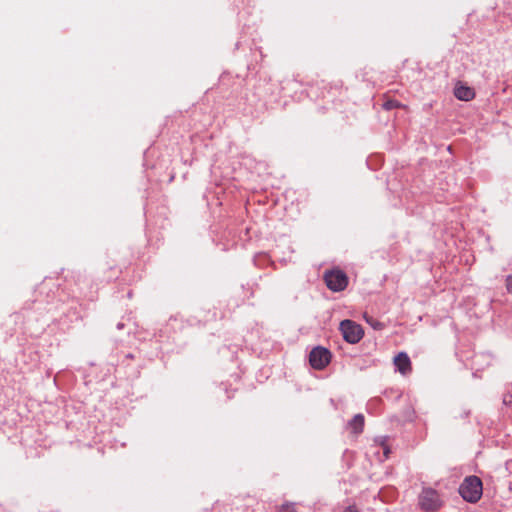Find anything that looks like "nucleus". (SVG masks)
I'll list each match as a JSON object with an SVG mask.
<instances>
[{
    "instance_id": "nucleus-14",
    "label": "nucleus",
    "mask_w": 512,
    "mask_h": 512,
    "mask_svg": "<svg viewBox=\"0 0 512 512\" xmlns=\"http://www.w3.org/2000/svg\"><path fill=\"white\" fill-rule=\"evenodd\" d=\"M343 512H358V510L355 506H348L343 510Z\"/></svg>"
},
{
    "instance_id": "nucleus-9",
    "label": "nucleus",
    "mask_w": 512,
    "mask_h": 512,
    "mask_svg": "<svg viewBox=\"0 0 512 512\" xmlns=\"http://www.w3.org/2000/svg\"><path fill=\"white\" fill-rule=\"evenodd\" d=\"M365 319L367 323H369L374 329H381L383 327L382 323L377 320H374L372 317H367L365 315Z\"/></svg>"
},
{
    "instance_id": "nucleus-4",
    "label": "nucleus",
    "mask_w": 512,
    "mask_h": 512,
    "mask_svg": "<svg viewBox=\"0 0 512 512\" xmlns=\"http://www.w3.org/2000/svg\"><path fill=\"white\" fill-rule=\"evenodd\" d=\"M324 280L327 287L334 292L342 291L348 285V277L341 270H331L326 272Z\"/></svg>"
},
{
    "instance_id": "nucleus-3",
    "label": "nucleus",
    "mask_w": 512,
    "mask_h": 512,
    "mask_svg": "<svg viewBox=\"0 0 512 512\" xmlns=\"http://www.w3.org/2000/svg\"><path fill=\"white\" fill-rule=\"evenodd\" d=\"M345 341L351 344L358 343L364 335L361 325L352 320H343L339 327Z\"/></svg>"
},
{
    "instance_id": "nucleus-5",
    "label": "nucleus",
    "mask_w": 512,
    "mask_h": 512,
    "mask_svg": "<svg viewBox=\"0 0 512 512\" xmlns=\"http://www.w3.org/2000/svg\"><path fill=\"white\" fill-rule=\"evenodd\" d=\"M331 360V353L328 349L318 346L311 350L309 362L314 369H324Z\"/></svg>"
},
{
    "instance_id": "nucleus-15",
    "label": "nucleus",
    "mask_w": 512,
    "mask_h": 512,
    "mask_svg": "<svg viewBox=\"0 0 512 512\" xmlns=\"http://www.w3.org/2000/svg\"><path fill=\"white\" fill-rule=\"evenodd\" d=\"M118 329H122L123 328V324L119 323L118 326H117Z\"/></svg>"
},
{
    "instance_id": "nucleus-8",
    "label": "nucleus",
    "mask_w": 512,
    "mask_h": 512,
    "mask_svg": "<svg viewBox=\"0 0 512 512\" xmlns=\"http://www.w3.org/2000/svg\"><path fill=\"white\" fill-rule=\"evenodd\" d=\"M348 427L354 434H360L364 428V416L356 414L349 422Z\"/></svg>"
},
{
    "instance_id": "nucleus-1",
    "label": "nucleus",
    "mask_w": 512,
    "mask_h": 512,
    "mask_svg": "<svg viewBox=\"0 0 512 512\" xmlns=\"http://www.w3.org/2000/svg\"><path fill=\"white\" fill-rule=\"evenodd\" d=\"M482 481L477 476L466 477L459 487V494L470 503H476L482 496Z\"/></svg>"
},
{
    "instance_id": "nucleus-2",
    "label": "nucleus",
    "mask_w": 512,
    "mask_h": 512,
    "mask_svg": "<svg viewBox=\"0 0 512 512\" xmlns=\"http://www.w3.org/2000/svg\"><path fill=\"white\" fill-rule=\"evenodd\" d=\"M419 505L425 512H435L442 506V500L436 490L424 488L419 495Z\"/></svg>"
},
{
    "instance_id": "nucleus-13",
    "label": "nucleus",
    "mask_w": 512,
    "mask_h": 512,
    "mask_svg": "<svg viewBox=\"0 0 512 512\" xmlns=\"http://www.w3.org/2000/svg\"><path fill=\"white\" fill-rule=\"evenodd\" d=\"M381 445H382V447H383V452H384L385 458H388V455H389V453H390V450H389L388 446H386V445L384 444V442H381Z\"/></svg>"
},
{
    "instance_id": "nucleus-10",
    "label": "nucleus",
    "mask_w": 512,
    "mask_h": 512,
    "mask_svg": "<svg viewBox=\"0 0 512 512\" xmlns=\"http://www.w3.org/2000/svg\"><path fill=\"white\" fill-rule=\"evenodd\" d=\"M398 106V102L397 101H392V100H389V101H386L384 104H383V107L384 109L386 110H391L395 107Z\"/></svg>"
},
{
    "instance_id": "nucleus-12",
    "label": "nucleus",
    "mask_w": 512,
    "mask_h": 512,
    "mask_svg": "<svg viewBox=\"0 0 512 512\" xmlns=\"http://www.w3.org/2000/svg\"><path fill=\"white\" fill-rule=\"evenodd\" d=\"M506 288L507 291L512 294V275H509L506 278Z\"/></svg>"
},
{
    "instance_id": "nucleus-11",
    "label": "nucleus",
    "mask_w": 512,
    "mask_h": 512,
    "mask_svg": "<svg viewBox=\"0 0 512 512\" xmlns=\"http://www.w3.org/2000/svg\"><path fill=\"white\" fill-rule=\"evenodd\" d=\"M280 512H296V510L293 505L285 504L281 507Z\"/></svg>"
},
{
    "instance_id": "nucleus-6",
    "label": "nucleus",
    "mask_w": 512,
    "mask_h": 512,
    "mask_svg": "<svg viewBox=\"0 0 512 512\" xmlns=\"http://www.w3.org/2000/svg\"><path fill=\"white\" fill-rule=\"evenodd\" d=\"M394 365L396 370H398L403 375L411 372V361L405 352H400L395 356Z\"/></svg>"
},
{
    "instance_id": "nucleus-7",
    "label": "nucleus",
    "mask_w": 512,
    "mask_h": 512,
    "mask_svg": "<svg viewBox=\"0 0 512 512\" xmlns=\"http://www.w3.org/2000/svg\"><path fill=\"white\" fill-rule=\"evenodd\" d=\"M454 95L462 101H470L474 98L475 92L472 88L465 85H457L454 89Z\"/></svg>"
}]
</instances>
